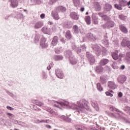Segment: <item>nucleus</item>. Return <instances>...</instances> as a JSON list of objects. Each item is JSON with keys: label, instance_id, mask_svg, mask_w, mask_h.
Masks as SVG:
<instances>
[{"label": "nucleus", "instance_id": "f257e3e1", "mask_svg": "<svg viewBox=\"0 0 130 130\" xmlns=\"http://www.w3.org/2000/svg\"><path fill=\"white\" fill-rule=\"evenodd\" d=\"M54 106L57 108H59V109H62V107L64 108L66 107H70V108L76 110V112H79V113H83L85 112H86L87 114L89 113H91V111L88 110L89 109V107H88V105L86 104L85 100H81L79 102H77V105L63 100L61 102H56ZM88 111L89 112H88Z\"/></svg>", "mask_w": 130, "mask_h": 130}, {"label": "nucleus", "instance_id": "f03ea898", "mask_svg": "<svg viewBox=\"0 0 130 130\" xmlns=\"http://www.w3.org/2000/svg\"><path fill=\"white\" fill-rule=\"evenodd\" d=\"M66 57H68L69 58V60L70 61V63L71 64H76L77 63V61L75 60V61L73 62V53H72V51L68 50L66 51Z\"/></svg>", "mask_w": 130, "mask_h": 130}, {"label": "nucleus", "instance_id": "7ed1b4c3", "mask_svg": "<svg viewBox=\"0 0 130 130\" xmlns=\"http://www.w3.org/2000/svg\"><path fill=\"white\" fill-rule=\"evenodd\" d=\"M112 56L115 60H117L118 59L119 60H121V57H123V54H120L118 56V51L116 50L115 51V52H112L111 53Z\"/></svg>", "mask_w": 130, "mask_h": 130}, {"label": "nucleus", "instance_id": "20e7f679", "mask_svg": "<svg viewBox=\"0 0 130 130\" xmlns=\"http://www.w3.org/2000/svg\"><path fill=\"white\" fill-rule=\"evenodd\" d=\"M95 39V37L93 36L92 34H88L87 35L86 38L85 39L83 38H80V42H84L85 41H87V40H94Z\"/></svg>", "mask_w": 130, "mask_h": 130}, {"label": "nucleus", "instance_id": "39448f33", "mask_svg": "<svg viewBox=\"0 0 130 130\" xmlns=\"http://www.w3.org/2000/svg\"><path fill=\"white\" fill-rule=\"evenodd\" d=\"M121 45L123 47H125L127 46L128 48L130 49V41L127 38H124L121 43Z\"/></svg>", "mask_w": 130, "mask_h": 130}, {"label": "nucleus", "instance_id": "423d86ee", "mask_svg": "<svg viewBox=\"0 0 130 130\" xmlns=\"http://www.w3.org/2000/svg\"><path fill=\"white\" fill-rule=\"evenodd\" d=\"M92 49L94 50V51L95 52V54L98 56H99L100 54H101V52L102 50H101V48L100 47L98 46L97 45H94L92 46Z\"/></svg>", "mask_w": 130, "mask_h": 130}, {"label": "nucleus", "instance_id": "0eeeda50", "mask_svg": "<svg viewBox=\"0 0 130 130\" xmlns=\"http://www.w3.org/2000/svg\"><path fill=\"white\" fill-rule=\"evenodd\" d=\"M40 45L42 48H47L48 47V44L47 43L45 38H42L41 39Z\"/></svg>", "mask_w": 130, "mask_h": 130}, {"label": "nucleus", "instance_id": "6e6552de", "mask_svg": "<svg viewBox=\"0 0 130 130\" xmlns=\"http://www.w3.org/2000/svg\"><path fill=\"white\" fill-rule=\"evenodd\" d=\"M86 56L90 62V64H93L95 63V58L94 56L91 54L89 52H86Z\"/></svg>", "mask_w": 130, "mask_h": 130}, {"label": "nucleus", "instance_id": "1a4fd4ad", "mask_svg": "<svg viewBox=\"0 0 130 130\" xmlns=\"http://www.w3.org/2000/svg\"><path fill=\"white\" fill-rule=\"evenodd\" d=\"M108 87L109 89L114 90L117 88V85L113 81H109L108 82Z\"/></svg>", "mask_w": 130, "mask_h": 130}, {"label": "nucleus", "instance_id": "9d476101", "mask_svg": "<svg viewBox=\"0 0 130 130\" xmlns=\"http://www.w3.org/2000/svg\"><path fill=\"white\" fill-rule=\"evenodd\" d=\"M126 81V77L124 75H120L118 77V82L120 84H123Z\"/></svg>", "mask_w": 130, "mask_h": 130}, {"label": "nucleus", "instance_id": "9b49d317", "mask_svg": "<svg viewBox=\"0 0 130 130\" xmlns=\"http://www.w3.org/2000/svg\"><path fill=\"white\" fill-rule=\"evenodd\" d=\"M55 72L56 76H57V78L59 79H62V78H63V73L61 70L59 69H56Z\"/></svg>", "mask_w": 130, "mask_h": 130}, {"label": "nucleus", "instance_id": "f8f14e48", "mask_svg": "<svg viewBox=\"0 0 130 130\" xmlns=\"http://www.w3.org/2000/svg\"><path fill=\"white\" fill-rule=\"evenodd\" d=\"M73 49L76 50L77 53H80L82 50H86V47L85 46H82L80 48L76 47V45L73 46Z\"/></svg>", "mask_w": 130, "mask_h": 130}, {"label": "nucleus", "instance_id": "ddd939ff", "mask_svg": "<svg viewBox=\"0 0 130 130\" xmlns=\"http://www.w3.org/2000/svg\"><path fill=\"white\" fill-rule=\"evenodd\" d=\"M42 31L44 34H47L48 35H50L51 34V29L47 27H43L42 28Z\"/></svg>", "mask_w": 130, "mask_h": 130}, {"label": "nucleus", "instance_id": "4468645a", "mask_svg": "<svg viewBox=\"0 0 130 130\" xmlns=\"http://www.w3.org/2000/svg\"><path fill=\"white\" fill-rule=\"evenodd\" d=\"M66 11H67V9L62 6H59L56 7V12H61V13H63Z\"/></svg>", "mask_w": 130, "mask_h": 130}, {"label": "nucleus", "instance_id": "2eb2a0df", "mask_svg": "<svg viewBox=\"0 0 130 130\" xmlns=\"http://www.w3.org/2000/svg\"><path fill=\"white\" fill-rule=\"evenodd\" d=\"M112 9V6L109 4H106L104 7V12L107 13L110 12Z\"/></svg>", "mask_w": 130, "mask_h": 130}, {"label": "nucleus", "instance_id": "dca6fc26", "mask_svg": "<svg viewBox=\"0 0 130 130\" xmlns=\"http://www.w3.org/2000/svg\"><path fill=\"white\" fill-rule=\"evenodd\" d=\"M92 22L94 25H98L99 21L98 17H97V14L93 13L92 15Z\"/></svg>", "mask_w": 130, "mask_h": 130}, {"label": "nucleus", "instance_id": "f3484780", "mask_svg": "<svg viewBox=\"0 0 130 130\" xmlns=\"http://www.w3.org/2000/svg\"><path fill=\"white\" fill-rule=\"evenodd\" d=\"M42 26H43V22L38 21L35 23L34 28L35 29H40Z\"/></svg>", "mask_w": 130, "mask_h": 130}, {"label": "nucleus", "instance_id": "a211bd4d", "mask_svg": "<svg viewBox=\"0 0 130 130\" xmlns=\"http://www.w3.org/2000/svg\"><path fill=\"white\" fill-rule=\"evenodd\" d=\"M31 102L34 104H36L38 106H40V107L43 106V105H44V104H43V103L39 101V100H32L31 101Z\"/></svg>", "mask_w": 130, "mask_h": 130}, {"label": "nucleus", "instance_id": "6ab92c4d", "mask_svg": "<svg viewBox=\"0 0 130 130\" xmlns=\"http://www.w3.org/2000/svg\"><path fill=\"white\" fill-rule=\"evenodd\" d=\"M70 18L73 20H79V16L76 12H72L70 14Z\"/></svg>", "mask_w": 130, "mask_h": 130}, {"label": "nucleus", "instance_id": "aec40b11", "mask_svg": "<svg viewBox=\"0 0 130 130\" xmlns=\"http://www.w3.org/2000/svg\"><path fill=\"white\" fill-rule=\"evenodd\" d=\"M105 25L108 28H112V27H114V22L112 21H108L106 23Z\"/></svg>", "mask_w": 130, "mask_h": 130}, {"label": "nucleus", "instance_id": "412c9836", "mask_svg": "<svg viewBox=\"0 0 130 130\" xmlns=\"http://www.w3.org/2000/svg\"><path fill=\"white\" fill-rule=\"evenodd\" d=\"M11 7L16 8L18 6V1L17 0H10Z\"/></svg>", "mask_w": 130, "mask_h": 130}, {"label": "nucleus", "instance_id": "4be33fe9", "mask_svg": "<svg viewBox=\"0 0 130 130\" xmlns=\"http://www.w3.org/2000/svg\"><path fill=\"white\" fill-rule=\"evenodd\" d=\"M94 8L95 9V11L98 12L101 10V6L98 3V2L94 3Z\"/></svg>", "mask_w": 130, "mask_h": 130}, {"label": "nucleus", "instance_id": "5701e85b", "mask_svg": "<svg viewBox=\"0 0 130 130\" xmlns=\"http://www.w3.org/2000/svg\"><path fill=\"white\" fill-rule=\"evenodd\" d=\"M91 104L92 107H93V108L95 109V110H99V107L98 106V104L96 102L92 101L91 102Z\"/></svg>", "mask_w": 130, "mask_h": 130}, {"label": "nucleus", "instance_id": "b1692460", "mask_svg": "<svg viewBox=\"0 0 130 130\" xmlns=\"http://www.w3.org/2000/svg\"><path fill=\"white\" fill-rule=\"evenodd\" d=\"M119 27L120 30H121V31L123 32V33H127V28L125 26H124V25L121 24L120 25Z\"/></svg>", "mask_w": 130, "mask_h": 130}, {"label": "nucleus", "instance_id": "393cba45", "mask_svg": "<svg viewBox=\"0 0 130 130\" xmlns=\"http://www.w3.org/2000/svg\"><path fill=\"white\" fill-rule=\"evenodd\" d=\"M108 62H109V60L108 59H102L100 62V64L101 66H105V64H107Z\"/></svg>", "mask_w": 130, "mask_h": 130}, {"label": "nucleus", "instance_id": "a878e982", "mask_svg": "<svg viewBox=\"0 0 130 130\" xmlns=\"http://www.w3.org/2000/svg\"><path fill=\"white\" fill-rule=\"evenodd\" d=\"M99 16L102 18L103 20H104L105 21H107L108 20H109V17L107 16V15H103L101 13H99L98 14Z\"/></svg>", "mask_w": 130, "mask_h": 130}, {"label": "nucleus", "instance_id": "bb28decb", "mask_svg": "<svg viewBox=\"0 0 130 130\" xmlns=\"http://www.w3.org/2000/svg\"><path fill=\"white\" fill-rule=\"evenodd\" d=\"M57 42H58V37L56 36L54 37L52 41V45L55 46L57 44Z\"/></svg>", "mask_w": 130, "mask_h": 130}, {"label": "nucleus", "instance_id": "cd10ccee", "mask_svg": "<svg viewBox=\"0 0 130 130\" xmlns=\"http://www.w3.org/2000/svg\"><path fill=\"white\" fill-rule=\"evenodd\" d=\"M95 72H96V73H98L99 74H100V73H102V72H103V67L101 66H97L95 69Z\"/></svg>", "mask_w": 130, "mask_h": 130}, {"label": "nucleus", "instance_id": "c85d7f7f", "mask_svg": "<svg viewBox=\"0 0 130 130\" xmlns=\"http://www.w3.org/2000/svg\"><path fill=\"white\" fill-rule=\"evenodd\" d=\"M63 25L64 27H66V28H72V26H73L72 22L70 21L64 22Z\"/></svg>", "mask_w": 130, "mask_h": 130}, {"label": "nucleus", "instance_id": "c756f323", "mask_svg": "<svg viewBox=\"0 0 130 130\" xmlns=\"http://www.w3.org/2000/svg\"><path fill=\"white\" fill-rule=\"evenodd\" d=\"M119 5L122 7H125V6H127V1L125 0H120Z\"/></svg>", "mask_w": 130, "mask_h": 130}, {"label": "nucleus", "instance_id": "7c9ffc66", "mask_svg": "<svg viewBox=\"0 0 130 130\" xmlns=\"http://www.w3.org/2000/svg\"><path fill=\"white\" fill-rule=\"evenodd\" d=\"M39 39H40V36L39 35H35L34 38V41L35 43H38L39 42Z\"/></svg>", "mask_w": 130, "mask_h": 130}, {"label": "nucleus", "instance_id": "2f4dec72", "mask_svg": "<svg viewBox=\"0 0 130 130\" xmlns=\"http://www.w3.org/2000/svg\"><path fill=\"white\" fill-rule=\"evenodd\" d=\"M75 129L76 130H87V128L84 126H79V125L75 126Z\"/></svg>", "mask_w": 130, "mask_h": 130}, {"label": "nucleus", "instance_id": "473e14b6", "mask_svg": "<svg viewBox=\"0 0 130 130\" xmlns=\"http://www.w3.org/2000/svg\"><path fill=\"white\" fill-rule=\"evenodd\" d=\"M37 122L38 123H49L50 122V120H38Z\"/></svg>", "mask_w": 130, "mask_h": 130}, {"label": "nucleus", "instance_id": "72a5a7b5", "mask_svg": "<svg viewBox=\"0 0 130 130\" xmlns=\"http://www.w3.org/2000/svg\"><path fill=\"white\" fill-rule=\"evenodd\" d=\"M54 58L55 60H61L62 59H63V57L60 55H55L54 56Z\"/></svg>", "mask_w": 130, "mask_h": 130}, {"label": "nucleus", "instance_id": "f704fd0d", "mask_svg": "<svg viewBox=\"0 0 130 130\" xmlns=\"http://www.w3.org/2000/svg\"><path fill=\"white\" fill-rule=\"evenodd\" d=\"M52 16L55 20H58L59 19V16H58V14L57 13H52Z\"/></svg>", "mask_w": 130, "mask_h": 130}, {"label": "nucleus", "instance_id": "c9c22d12", "mask_svg": "<svg viewBox=\"0 0 130 130\" xmlns=\"http://www.w3.org/2000/svg\"><path fill=\"white\" fill-rule=\"evenodd\" d=\"M85 21L86 22L87 25H90L91 24V17L90 16L85 17Z\"/></svg>", "mask_w": 130, "mask_h": 130}, {"label": "nucleus", "instance_id": "e433bc0d", "mask_svg": "<svg viewBox=\"0 0 130 130\" xmlns=\"http://www.w3.org/2000/svg\"><path fill=\"white\" fill-rule=\"evenodd\" d=\"M100 81L103 84H106V82H107V81L106 80L105 76H101L100 78Z\"/></svg>", "mask_w": 130, "mask_h": 130}, {"label": "nucleus", "instance_id": "4c0bfd02", "mask_svg": "<svg viewBox=\"0 0 130 130\" xmlns=\"http://www.w3.org/2000/svg\"><path fill=\"white\" fill-rule=\"evenodd\" d=\"M65 36L67 39H71V38H72V35H71V31H70L69 30L67 31L66 32Z\"/></svg>", "mask_w": 130, "mask_h": 130}, {"label": "nucleus", "instance_id": "58836bf2", "mask_svg": "<svg viewBox=\"0 0 130 130\" xmlns=\"http://www.w3.org/2000/svg\"><path fill=\"white\" fill-rule=\"evenodd\" d=\"M73 31L75 32V33H79V31L80 30V29H79V27L77 25H74L73 26Z\"/></svg>", "mask_w": 130, "mask_h": 130}, {"label": "nucleus", "instance_id": "ea45409f", "mask_svg": "<svg viewBox=\"0 0 130 130\" xmlns=\"http://www.w3.org/2000/svg\"><path fill=\"white\" fill-rule=\"evenodd\" d=\"M96 87H97L98 91H100V92H101V91H103V88H102V87H101V84H100L99 83H98L96 84Z\"/></svg>", "mask_w": 130, "mask_h": 130}, {"label": "nucleus", "instance_id": "a19ab883", "mask_svg": "<svg viewBox=\"0 0 130 130\" xmlns=\"http://www.w3.org/2000/svg\"><path fill=\"white\" fill-rule=\"evenodd\" d=\"M119 19H120V20H123V21H125L126 20V18H127V17L126 16H124L123 15H120L119 16Z\"/></svg>", "mask_w": 130, "mask_h": 130}, {"label": "nucleus", "instance_id": "79ce46f5", "mask_svg": "<svg viewBox=\"0 0 130 130\" xmlns=\"http://www.w3.org/2000/svg\"><path fill=\"white\" fill-rule=\"evenodd\" d=\"M114 8L115 9H117V10H122V6H120V5H118V4H115L114 5Z\"/></svg>", "mask_w": 130, "mask_h": 130}, {"label": "nucleus", "instance_id": "37998d69", "mask_svg": "<svg viewBox=\"0 0 130 130\" xmlns=\"http://www.w3.org/2000/svg\"><path fill=\"white\" fill-rule=\"evenodd\" d=\"M75 7H78L80 5V0H73Z\"/></svg>", "mask_w": 130, "mask_h": 130}, {"label": "nucleus", "instance_id": "c03bdc74", "mask_svg": "<svg viewBox=\"0 0 130 130\" xmlns=\"http://www.w3.org/2000/svg\"><path fill=\"white\" fill-rule=\"evenodd\" d=\"M112 67L114 70H117L118 69V66H117V64L116 63L114 62L113 64L112 65Z\"/></svg>", "mask_w": 130, "mask_h": 130}, {"label": "nucleus", "instance_id": "a18cd8bd", "mask_svg": "<svg viewBox=\"0 0 130 130\" xmlns=\"http://www.w3.org/2000/svg\"><path fill=\"white\" fill-rule=\"evenodd\" d=\"M59 118H60V119H62V120H65L66 118L67 117L66 116L63 115H60L58 116Z\"/></svg>", "mask_w": 130, "mask_h": 130}, {"label": "nucleus", "instance_id": "49530a36", "mask_svg": "<svg viewBox=\"0 0 130 130\" xmlns=\"http://www.w3.org/2000/svg\"><path fill=\"white\" fill-rule=\"evenodd\" d=\"M47 111H48V112L49 113H50L51 114H52V113H53V110H52V109L50 108H47Z\"/></svg>", "mask_w": 130, "mask_h": 130}, {"label": "nucleus", "instance_id": "de8ad7c7", "mask_svg": "<svg viewBox=\"0 0 130 130\" xmlns=\"http://www.w3.org/2000/svg\"><path fill=\"white\" fill-rule=\"evenodd\" d=\"M42 77L43 79H44V80L47 78V75H46V73L44 72H43Z\"/></svg>", "mask_w": 130, "mask_h": 130}, {"label": "nucleus", "instance_id": "09e8293b", "mask_svg": "<svg viewBox=\"0 0 130 130\" xmlns=\"http://www.w3.org/2000/svg\"><path fill=\"white\" fill-rule=\"evenodd\" d=\"M7 115H8V117L9 118H14V115H13V114L10 113H6Z\"/></svg>", "mask_w": 130, "mask_h": 130}, {"label": "nucleus", "instance_id": "8fccbe9b", "mask_svg": "<svg viewBox=\"0 0 130 130\" xmlns=\"http://www.w3.org/2000/svg\"><path fill=\"white\" fill-rule=\"evenodd\" d=\"M102 54L103 56H104L106 55V54H107V51L106 50V49H103V52H102Z\"/></svg>", "mask_w": 130, "mask_h": 130}, {"label": "nucleus", "instance_id": "3c124183", "mask_svg": "<svg viewBox=\"0 0 130 130\" xmlns=\"http://www.w3.org/2000/svg\"><path fill=\"white\" fill-rule=\"evenodd\" d=\"M64 121H67V122H71V121H72V119H71L70 118H69L68 117H66Z\"/></svg>", "mask_w": 130, "mask_h": 130}, {"label": "nucleus", "instance_id": "603ef678", "mask_svg": "<svg viewBox=\"0 0 130 130\" xmlns=\"http://www.w3.org/2000/svg\"><path fill=\"white\" fill-rule=\"evenodd\" d=\"M124 110L125 111H126L127 112H129V111H130V107L128 106H125L124 109Z\"/></svg>", "mask_w": 130, "mask_h": 130}, {"label": "nucleus", "instance_id": "864d4df0", "mask_svg": "<svg viewBox=\"0 0 130 130\" xmlns=\"http://www.w3.org/2000/svg\"><path fill=\"white\" fill-rule=\"evenodd\" d=\"M61 52V51H60V49H59V48H56L55 49V52L56 53L59 54V53H60Z\"/></svg>", "mask_w": 130, "mask_h": 130}, {"label": "nucleus", "instance_id": "5fc2aeb1", "mask_svg": "<svg viewBox=\"0 0 130 130\" xmlns=\"http://www.w3.org/2000/svg\"><path fill=\"white\" fill-rule=\"evenodd\" d=\"M105 93L107 96H110V97H112V96H113V94H112V93H110L108 91H106Z\"/></svg>", "mask_w": 130, "mask_h": 130}, {"label": "nucleus", "instance_id": "6e6d98bb", "mask_svg": "<svg viewBox=\"0 0 130 130\" xmlns=\"http://www.w3.org/2000/svg\"><path fill=\"white\" fill-rule=\"evenodd\" d=\"M7 109H8L9 110H11V111L14 110V108H12L11 107L9 106H7Z\"/></svg>", "mask_w": 130, "mask_h": 130}, {"label": "nucleus", "instance_id": "4d7b16f0", "mask_svg": "<svg viewBox=\"0 0 130 130\" xmlns=\"http://www.w3.org/2000/svg\"><path fill=\"white\" fill-rule=\"evenodd\" d=\"M103 43L105 44V45H108V41L107 40H105L103 41Z\"/></svg>", "mask_w": 130, "mask_h": 130}, {"label": "nucleus", "instance_id": "13d9d810", "mask_svg": "<svg viewBox=\"0 0 130 130\" xmlns=\"http://www.w3.org/2000/svg\"><path fill=\"white\" fill-rule=\"evenodd\" d=\"M53 66V65L52 63H51V64H50V66H48V68H47L48 71L51 70V68H52Z\"/></svg>", "mask_w": 130, "mask_h": 130}, {"label": "nucleus", "instance_id": "bf43d9fd", "mask_svg": "<svg viewBox=\"0 0 130 130\" xmlns=\"http://www.w3.org/2000/svg\"><path fill=\"white\" fill-rule=\"evenodd\" d=\"M52 115H58V112L53 111Z\"/></svg>", "mask_w": 130, "mask_h": 130}, {"label": "nucleus", "instance_id": "052dcab7", "mask_svg": "<svg viewBox=\"0 0 130 130\" xmlns=\"http://www.w3.org/2000/svg\"><path fill=\"white\" fill-rule=\"evenodd\" d=\"M40 17H41V19H44V18H45V14H42L40 15Z\"/></svg>", "mask_w": 130, "mask_h": 130}, {"label": "nucleus", "instance_id": "680f3d73", "mask_svg": "<svg viewBox=\"0 0 130 130\" xmlns=\"http://www.w3.org/2000/svg\"><path fill=\"white\" fill-rule=\"evenodd\" d=\"M118 97H122V93H121V92H119L118 93Z\"/></svg>", "mask_w": 130, "mask_h": 130}, {"label": "nucleus", "instance_id": "e2e57ef3", "mask_svg": "<svg viewBox=\"0 0 130 130\" xmlns=\"http://www.w3.org/2000/svg\"><path fill=\"white\" fill-rule=\"evenodd\" d=\"M34 2H36L37 4H41V0H34Z\"/></svg>", "mask_w": 130, "mask_h": 130}, {"label": "nucleus", "instance_id": "0e129e2a", "mask_svg": "<svg viewBox=\"0 0 130 130\" xmlns=\"http://www.w3.org/2000/svg\"><path fill=\"white\" fill-rule=\"evenodd\" d=\"M124 68H125L124 66L122 65V66L120 67V69H121V70H124Z\"/></svg>", "mask_w": 130, "mask_h": 130}, {"label": "nucleus", "instance_id": "69168bd1", "mask_svg": "<svg viewBox=\"0 0 130 130\" xmlns=\"http://www.w3.org/2000/svg\"><path fill=\"white\" fill-rule=\"evenodd\" d=\"M80 11L81 12H84V11H85V8L84 7H82L80 9Z\"/></svg>", "mask_w": 130, "mask_h": 130}, {"label": "nucleus", "instance_id": "338daca9", "mask_svg": "<svg viewBox=\"0 0 130 130\" xmlns=\"http://www.w3.org/2000/svg\"><path fill=\"white\" fill-rule=\"evenodd\" d=\"M51 2L52 3V4H54V3L57 2V0H51Z\"/></svg>", "mask_w": 130, "mask_h": 130}, {"label": "nucleus", "instance_id": "774afa93", "mask_svg": "<svg viewBox=\"0 0 130 130\" xmlns=\"http://www.w3.org/2000/svg\"><path fill=\"white\" fill-rule=\"evenodd\" d=\"M46 127L48 128H51V126L49 125H46Z\"/></svg>", "mask_w": 130, "mask_h": 130}]
</instances>
